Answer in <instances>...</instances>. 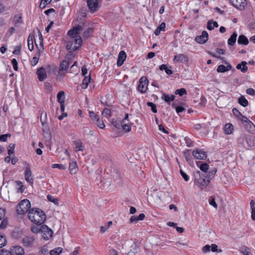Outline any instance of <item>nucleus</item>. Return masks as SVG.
Here are the masks:
<instances>
[{"mask_svg": "<svg viewBox=\"0 0 255 255\" xmlns=\"http://www.w3.org/2000/svg\"><path fill=\"white\" fill-rule=\"evenodd\" d=\"M83 30H84L83 26L81 25H78L68 31V34L70 36V38L66 45V48L68 50L73 51L81 47L82 44V39L79 34Z\"/></svg>", "mask_w": 255, "mask_h": 255, "instance_id": "1", "label": "nucleus"}, {"mask_svg": "<svg viewBox=\"0 0 255 255\" xmlns=\"http://www.w3.org/2000/svg\"><path fill=\"white\" fill-rule=\"evenodd\" d=\"M28 216L32 223L37 225H42L46 219V215L44 212L38 208H33L30 210Z\"/></svg>", "mask_w": 255, "mask_h": 255, "instance_id": "2", "label": "nucleus"}, {"mask_svg": "<svg viewBox=\"0 0 255 255\" xmlns=\"http://www.w3.org/2000/svg\"><path fill=\"white\" fill-rule=\"evenodd\" d=\"M211 180V177H208L207 179L205 176L201 174L200 171H198L195 174L194 184L201 189H205Z\"/></svg>", "mask_w": 255, "mask_h": 255, "instance_id": "3", "label": "nucleus"}, {"mask_svg": "<svg viewBox=\"0 0 255 255\" xmlns=\"http://www.w3.org/2000/svg\"><path fill=\"white\" fill-rule=\"evenodd\" d=\"M31 207L30 202L27 199L21 201L16 207V211L19 214L26 213Z\"/></svg>", "mask_w": 255, "mask_h": 255, "instance_id": "4", "label": "nucleus"}, {"mask_svg": "<svg viewBox=\"0 0 255 255\" xmlns=\"http://www.w3.org/2000/svg\"><path fill=\"white\" fill-rule=\"evenodd\" d=\"M230 3L240 10H243L247 6V0H229Z\"/></svg>", "mask_w": 255, "mask_h": 255, "instance_id": "5", "label": "nucleus"}, {"mask_svg": "<svg viewBox=\"0 0 255 255\" xmlns=\"http://www.w3.org/2000/svg\"><path fill=\"white\" fill-rule=\"evenodd\" d=\"M148 80L145 77H142L139 79L138 89L142 93H145L147 89Z\"/></svg>", "mask_w": 255, "mask_h": 255, "instance_id": "6", "label": "nucleus"}, {"mask_svg": "<svg viewBox=\"0 0 255 255\" xmlns=\"http://www.w3.org/2000/svg\"><path fill=\"white\" fill-rule=\"evenodd\" d=\"M35 239L33 236H26L22 240V243L24 247L31 248L33 246Z\"/></svg>", "mask_w": 255, "mask_h": 255, "instance_id": "7", "label": "nucleus"}, {"mask_svg": "<svg viewBox=\"0 0 255 255\" xmlns=\"http://www.w3.org/2000/svg\"><path fill=\"white\" fill-rule=\"evenodd\" d=\"M24 176L26 181L29 183V184L32 185L33 183V179L31 168L28 164H27V166H26Z\"/></svg>", "mask_w": 255, "mask_h": 255, "instance_id": "8", "label": "nucleus"}, {"mask_svg": "<svg viewBox=\"0 0 255 255\" xmlns=\"http://www.w3.org/2000/svg\"><path fill=\"white\" fill-rule=\"evenodd\" d=\"M192 155L197 159L203 160L207 158L206 153L202 149H197L193 150Z\"/></svg>", "mask_w": 255, "mask_h": 255, "instance_id": "9", "label": "nucleus"}, {"mask_svg": "<svg viewBox=\"0 0 255 255\" xmlns=\"http://www.w3.org/2000/svg\"><path fill=\"white\" fill-rule=\"evenodd\" d=\"M99 0H87V4L91 12H94L99 8Z\"/></svg>", "mask_w": 255, "mask_h": 255, "instance_id": "10", "label": "nucleus"}, {"mask_svg": "<svg viewBox=\"0 0 255 255\" xmlns=\"http://www.w3.org/2000/svg\"><path fill=\"white\" fill-rule=\"evenodd\" d=\"M208 39V34L206 31H203L201 35L195 38V41L199 43H205Z\"/></svg>", "mask_w": 255, "mask_h": 255, "instance_id": "11", "label": "nucleus"}, {"mask_svg": "<svg viewBox=\"0 0 255 255\" xmlns=\"http://www.w3.org/2000/svg\"><path fill=\"white\" fill-rule=\"evenodd\" d=\"M11 255H24V250L20 246H14L10 249V250Z\"/></svg>", "mask_w": 255, "mask_h": 255, "instance_id": "12", "label": "nucleus"}, {"mask_svg": "<svg viewBox=\"0 0 255 255\" xmlns=\"http://www.w3.org/2000/svg\"><path fill=\"white\" fill-rule=\"evenodd\" d=\"M72 51H69V53L66 55L65 59L62 61V64H70L73 62V64H77L76 61H73V59L75 58V54L71 52Z\"/></svg>", "mask_w": 255, "mask_h": 255, "instance_id": "13", "label": "nucleus"}, {"mask_svg": "<svg viewBox=\"0 0 255 255\" xmlns=\"http://www.w3.org/2000/svg\"><path fill=\"white\" fill-rule=\"evenodd\" d=\"M36 74L37 75L38 79L40 81H43L47 77L46 70L45 68L42 67L39 68L37 70Z\"/></svg>", "mask_w": 255, "mask_h": 255, "instance_id": "14", "label": "nucleus"}, {"mask_svg": "<svg viewBox=\"0 0 255 255\" xmlns=\"http://www.w3.org/2000/svg\"><path fill=\"white\" fill-rule=\"evenodd\" d=\"M45 233H44V235H45V236H44V235L43 236V237L45 239L48 240L49 238H50L52 237V234H53V231L51 229H49V228H48L47 226H42V233H45Z\"/></svg>", "mask_w": 255, "mask_h": 255, "instance_id": "15", "label": "nucleus"}, {"mask_svg": "<svg viewBox=\"0 0 255 255\" xmlns=\"http://www.w3.org/2000/svg\"><path fill=\"white\" fill-rule=\"evenodd\" d=\"M174 60L175 62L185 63L188 62V58L184 54H179L175 56Z\"/></svg>", "mask_w": 255, "mask_h": 255, "instance_id": "16", "label": "nucleus"}, {"mask_svg": "<svg viewBox=\"0 0 255 255\" xmlns=\"http://www.w3.org/2000/svg\"><path fill=\"white\" fill-rule=\"evenodd\" d=\"M125 122V120H121L118 119L113 120L112 121V124L116 128L118 129H121L123 128Z\"/></svg>", "mask_w": 255, "mask_h": 255, "instance_id": "17", "label": "nucleus"}, {"mask_svg": "<svg viewBox=\"0 0 255 255\" xmlns=\"http://www.w3.org/2000/svg\"><path fill=\"white\" fill-rule=\"evenodd\" d=\"M244 127L249 132L251 133H255V126L251 121L246 124Z\"/></svg>", "mask_w": 255, "mask_h": 255, "instance_id": "18", "label": "nucleus"}, {"mask_svg": "<svg viewBox=\"0 0 255 255\" xmlns=\"http://www.w3.org/2000/svg\"><path fill=\"white\" fill-rule=\"evenodd\" d=\"M127 55L124 51H121L118 56L117 64H123L126 60Z\"/></svg>", "mask_w": 255, "mask_h": 255, "instance_id": "19", "label": "nucleus"}, {"mask_svg": "<svg viewBox=\"0 0 255 255\" xmlns=\"http://www.w3.org/2000/svg\"><path fill=\"white\" fill-rule=\"evenodd\" d=\"M145 218V215L143 213H141L138 217L132 216L130 218V223H136L138 221L143 220Z\"/></svg>", "mask_w": 255, "mask_h": 255, "instance_id": "20", "label": "nucleus"}, {"mask_svg": "<svg viewBox=\"0 0 255 255\" xmlns=\"http://www.w3.org/2000/svg\"><path fill=\"white\" fill-rule=\"evenodd\" d=\"M238 34L236 32H234L231 35L228 40V44L229 45L233 46L236 42Z\"/></svg>", "mask_w": 255, "mask_h": 255, "instance_id": "21", "label": "nucleus"}, {"mask_svg": "<svg viewBox=\"0 0 255 255\" xmlns=\"http://www.w3.org/2000/svg\"><path fill=\"white\" fill-rule=\"evenodd\" d=\"M91 80V78L90 74L88 75V76H85L83 80L82 83L81 85L82 88L84 89H87Z\"/></svg>", "mask_w": 255, "mask_h": 255, "instance_id": "22", "label": "nucleus"}, {"mask_svg": "<svg viewBox=\"0 0 255 255\" xmlns=\"http://www.w3.org/2000/svg\"><path fill=\"white\" fill-rule=\"evenodd\" d=\"M238 43L239 44L247 45L249 44V40L245 35H241L238 38Z\"/></svg>", "mask_w": 255, "mask_h": 255, "instance_id": "23", "label": "nucleus"}, {"mask_svg": "<svg viewBox=\"0 0 255 255\" xmlns=\"http://www.w3.org/2000/svg\"><path fill=\"white\" fill-rule=\"evenodd\" d=\"M232 69L231 65H227V66H225L224 65H220L217 70L218 72H225L226 71H228Z\"/></svg>", "mask_w": 255, "mask_h": 255, "instance_id": "24", "label": "nucleus"}, {"mask_svg": "<svg viewBox=\"0 0 255 255\" xmlns=\"http://www.w3.org/2000/svg\"><path fill=\"white\" fill-rule=\"evenodd\" d=\"M246 142L249 147H253L255 145V137L251 135H245Z\"/></svg>", "mask_w": 255, "mask_h": 255, "instance_id": "25", "label": "nucleus"}, {"mask_svg": "<svg viewBox=\"0 0 255 255\" xmlns=\"http://www.w3.org/2000/svg\"><path fill=\"white\" fill-rule=\"evenodd\" d=\"M73 144L76 151H83L84 150L83 143L80 140L75 141Z\"/></svg>", "mask_w": 255, "mask_h": 255, "instance_id": "26", "label": "nucleus"}, {"mask_svg": "<svg viewBox=\"0 0 255 255\" xmlns=\"http://www.w3.org/2000/svg\"><path fill=\"white\" fill-rule=\"evenodd\" d=\"M170 66H168L167 65H161L159 67L160 70H164L166 73L168 75H171L173 73V71L171 70Z\"/></svg>", "mask_w": 255, "mask_h": 255, "instance_id": "27", "label": "nucleus"}, {"mask_svg": "<svg viewBox=\"0 0 255 255\" xmlns=\"http://www.w3.org/2000/svg\"><path fill=\"white\" fill-rule=\"evenodd\" d=\"M95 124L97 125V126L101 128L104 129L105 127V124L102 120L100 119V116H98V117L96 118L95 122H93Z\"/></svg>", "mask_w": 255, "mask_h": 255, "instance_id": "28", "label": "nucleus"}, {"mask_svg": "<svg viewBox=\"0 0 255 255\" xmlns=\"http://www.w3.org/2000/svg\"><path fill=\"white\" fill-rule=\"evenodd\" d=\"M77 165L76 162H72L69 164V170L71 174L77 172Z\"/></svg>", "mask_w": 255, "mask_h": 255, "instance_id": "29", "label": "nucleus"}, {"mask_svg": "<svg viewBox=\"0 0 255 255\" xmlns=\"http://www.w3.org/2000/svg\"><path fill=\"white\" fill-rule=\"evenodd\" d=\"M234 129V127L231 124H227L224 127V131L226 134H231Z\"/></svg>", "mask_w": 255, "mask_h": 255, "instance_id": "30", "label": "nucleus"}, {"mask_svg": "<svg viewBox=\"0 0 255 255\" xmlns=\"http://www.w3.org/2000/svg\"><path fill=\"white\" fill-rule=\"evenodd\" d=\"M57 100L60 104L64 103L65 101V94L63 91H60L57 95Z\"/></svg>", "mask_w": 255, "mask_h": 255, "instance_id": "31", "label": "nucleus"}, {"mask_svg": "<svg viewBox=\"0 0 255 255\" xmlns=\"http://www.w3.org/2000/svg\"><path fill=\"white\" fill-rule=\"evenodd\" d=\"M239 103L242 106L246 107L249 105L248 100L243 96L239 99Z\"/></svg>", "mask_w": 255, "mask_h": 255, "instance_id": "32", "label": "nucleus"}, {"mask_svg": "<svg viewBox=\"0 0 255 255\" xmlns=\"http://www.w3.org/2000/svg\"><path fill=\"white\" fill-rule=\"evenodd\" d=\"M63 249L62 248H57L50 251V255H59L62 251Z\"/></svg>", "mask_w": 255, "mask_h": 255, "instance_id": "33", "label": "nucleus"}, {"mask_svg": "<svg viewBox=\"0 0 255 255\" xmlns=\"http://www.w3.org/2000/svg\"><path fill=\"white\" fill-rule=\"evenodd\" d=\"M68 65H60L58 73L61 75L66 72L68 68Z\"/></svg>", "mask_w": 255, "mask_h": 255, "instance_id": "34", "label": "nucleus"}, {"mask_svg": "<svg viewBox=\"0 0 255 255\" xmlns=\"http://www.w3.org/2000/svg\"><path fill=\"white\" fill-rule=\"evenodd\" d=\"M93 31V28H89L86 30H85L83 33V37L84 38H88L90 35L92 33Z\"/></svg>", "mask_w": 255, "mask_h": 255, "instance_id": "35", "label": "nucleus"}, {"mask_svg": "<svg viewBox=\"0 0 255 255\" xmlns=\"http://www.w3.org/2000/svg\"><path fill=\"white\" fill-rule=\"evenodd\" d=\"M163 98L166 102H170L174 100L175 96L174 95L169 96L168 95H163Z\"/></svg>", "mask_w": 255, "mask_h": 255, "instance_id": "36", "label": "nucleus"}, {"mask_svg": "<svg viewBox=\"0 0 255 255\" xmlns=\"http://www.w3.org/2000/svg\"><path fill=\"white\" fill-rule=\"evenodd\" d=\"M6 243V239L4 235L0 234V248L4 246Z\"/></svg>", "mask_w": 255, "mask_h": 255, "instance_id": "37", "label": "nucleus"}, {"mask_svg": "<svg viewBox=\"0 0 255 255\" xmlns=\"http://www.w3.org/2000/svg\"><path fill=\"white\" fill-rule=\"evenodd\" d=\"M27 43L28 48L31 51L33 49V45L32 41V36H31L30 35H29L28 37Z\"/></svg>", "mask_w": 255, "mask_h": 255, "instance_id": "38", "label": "nucleus"}, {"mask_svg": "<svg viewBox=\"0 0 255 255\" xmlns=\"http://www.w3.org/2000/svg\"><path fill=\"white\" fill-rule=\"evenodd\" d=\"M52 0H41L39 7L41 8H44L45 6L51 2Z\"/></svg>", "mask_w": 255, "mask_h": 255, "instance_id": "39", "label": "nucleus"}, {"mask_svg": "<svg viewBox=\"0 0 255 255\" xmlns=\"http://www.w3.org/2000/svg\"><path fill=\"white\" fill-rule=\"evenodd\" d=\"M47 199H48V201H49L51 202H53L56 205H58V204H59L58 200L57 198H55L52 196L48 195Z\"/></svg>", "mask_w": 255, "mask_h": 255, "instance_id": "40", "label": "nucleus"}, {"mask_svg": "<svg viewBox=\"0 0 255 255\" xmlns=\"http://www.w3.org/2000/svg\"><path fill=\"white\" fill-rule=\"evenodd\" d=\"M175 94H178L179 96H182L184 94H186L187 92L184 88H181L179 89H177L175 92Z\"/></svg>", "mask_w": 255, "mask_h": 255, "instance_id": "41", "label": "nucleus"}, {"mask_svg": "<svg viewBox=\"0 0 255 255\" xmlns=\"http://www.w3.org/2000/svg\"><path fill=\"white\" fill-rule=\"evenodd\" d=\"M52 167L53 168H59V169L61 170H64L66 168V165L57 163L53 164L52 166Z\"/></svg>", "mask_w": 255, "mask_h": 255, "instance_id": "42", "label": "nucleus"}, {"mask_svg": "<svg viewBox=\"0 0 255 255\" xmlns=\"http://www.w3.org/2000/svg\"><path fill=\"white\" fill-rule=\"evenodd\" d=\"M147 105L148 106L151 107V111H152L153 113H157L156 106L154 104H153L152 102H148L147 103Z\"/></svg>", "mask_w": 255, "mask_h": 255, "instance_id": "43", "label": "nucleus"}, {"mask_svg": "<svg viewBox=\"0 0 255 255\" xmlns=\"http://www.w3.org/2000/svg\"><path fill=\"white\" fill-rule=\"evenodd\" d=\"M200 168L202 171L207 172L209 168V165L207 163H202L200 165Z\"/></svg>", "mask_w": 255, "mask_h": 255, "instance_id": "44", "label": "nucleus"}, {"mask_svg": "<svg viewBox=\"0 0 255 255\" xmlns=\"http://www.w3.org/2000/svg\"><path fill=\"white\" fill-rule=\"evenodd\" d=\"M102 114L104 116L108 118L109 117L111 116V110L109 109H105L103 111Z\"/></svg>", "mask_w": 255, "mask_h": 255, "instance_id": "45", "label": "nucleus"}, {"mask_svg": "<svg viewBox=\"0 0 255 255\" xmlns=\"http://www.w3.org/2000/svg\"><path fill=\"white\" fill-rule=\"evenodd\" d=\"M21 17H22V16L20 14H18L15 15V16L14 17L13 19V22L15 24H17L18 23H19L20 22V20H21Z\"/></svg>", "mask_w": 255, "mask_h": 255, "instance_id": "46", "label": "nucleus"}, {"mask_svg": "<svg viewBox=\"0 0 255 255\" xmlns=\"http://www.w3.org/2000/svg\"><path fill=\"white\" fill-rule=\"evenodd\" d=\"M239 119L240 120H241L244 126H245L246 124L250 121L247 117L242 115Z\"/></svg>", "mask_w": 255, "mask_h": 255, "instance_id": "47", "label": "nucleus"}, {"mask_svg": "<svg viewBox=\"0 0 255 255\" xmlns=\"http://www.w3.org/2000/svg\"><path fill=\"white\" fill-rule=\"evenodd\" d=\"M14 147H15V144H10L9 146H8V154L9 155H10L11 154H13L14 153Z\"/></svg>", "mask_w": 255, "mask_h": 255, "instance_id": "48", "label": "nucleus"}, {"mask_svg": "<svg viewBox=\"0 0 255 255\" xmlns=\"http://www.w3.org/2000/svg\"><path fill=\"white\" fill-rule=\"evenodd\" d=\"M245 139V135H242L240 137H239L237 139L238 144L240 145V146L243 145L244 141Z\"/></svg>", "mask_w": 255, "mask_h": 255, "instance_id": "49", "label": "nucleus"}, {"mask_svg": "<svg viewBox=\"0 0 255 255\" xmlns=\"http://www.w3.org/2000/svg\"><path fill=\"white\" fill-rule=\"evenodd\" d=\"M236 68L238 69H241V71L243 72H245L248 70V67L246 66V65H237Z\"/></svg>", "mask_w": 255, "mask_h": 255, "instance_id": "50", "label": "nucleus"}, {"mask_svg": "<svg viewBox=\"0 0 255 255\" xmlns=\"http://www.w3.org/2000/svg\"><path fill=\"white\" fill-rule=\"evenodd\" d=\"M89 116L91 118V120L93 122H95L96 118L98 117V115H96L94 112L90 111L89 112Z\"/></svg>", "mask_w": 255, "mask_h": 255, "instance_id": "51", "label": "nucleus"}, {"mask_svg": "<svg viewBox=\"0 0 255 255\" xmlns=\"http://www.w3.org/2000/svg\"><path fill=\"white\" fill-rule=\"evenodd\" d=\"M184 156L187 161H189L191 158V152L190 150H187L184 151Z\"/></svg>", "mask_w": 255, "mask_h": 255, "instance_id": "52", "label": "nucleus"}, {"mask_svg": "<svg viewBox=\"0 0 255 255\" xmlns=\"http://www.w3.org/2000/svg\"><path fill=\"white\" fill-rule=\"evenodd\" d=\"M180 174L182 176V177L183 178V179L185 180V181H188L189 180V177L186 173H185L182 170L180 169Z\"/></svg>", "mask_w": 255, "mask_h": 255, "instance_id": "53", "label": "nucleus"}, {"mask_svg": "<svg viewBox=\"0 0 255 255\" xmlns=\"http://www.w3.org/2000/svg\"><path fill=\"white\" fill-rule=\"evenodd\" d=\"M122 129L127 132H129L131 130V127L129 125L125 122Z\"/></svg>", "mask_w": 255, "mask_h": 255, "instance_id": "54", "label": "nucleus"}, {"mask_svg": "<svg viewBox=\"0 0 255 255\" xmlns=\"http://www.w3.org/2000/svg\"><path fill=\"white\" fill-rule=\"evenodd\" d=\"M172 107H174L175 108L176 111L177 113L178 114L182 112L183 111H184L185 110L183 107H182L181 106L175 107L174 104H172Z\"/></svg>", "mask_w": 255, "mask_h": 255, "instance_id": "55", "label": "nucleus"}, {"mask_svg": "<svg viewBox=\"0 0 255 255\" xmlns=\"http://www.w3.org/2000/svg\"><path fill=\"white\" fill-rule=\"evenodd\" d=\"M232 111L234 116L238 118H239L242 115L241 113L236 108H234Z\"/></svg>", "mask_w": 255, "mask_h": 255, "instance_id": "56", "label": "nucleus"}, {"mask_svg": "<svg viewBox=\"0 0 255 255\" xmlns=\"http://www.w3.org/2000/svg\"><path fill=\"white\" fill-rule=\"evenodd\" d=\"M216 171L212 170L210 171L205 176V178L207 179L208 177H211V179L214 177V175L216 173Z\"/></svg>", "mask_w": 255, "mask_h": 255, "instance_id": "57", "label": "nucleus"}, {"mask_svg": "<svg viewBox=\"0 0 255 255\" xmlns=\"http://www.w3.org/2000/svg\"><path fill=\"white\" fill-rule=\"evenodd\" d=\"M31 231L34 233H38L40 232V231L42 232V228L39 229V228L37 227H32L31 228Z\"/></svg>", "mask_w": 255, "mask_h": 255, "instance_id": "58", "label": "nucleus"}, {"mask_svg": "<svg viewBox=\"0 0 255 255\" xmlns=\"http://www.w3.org/2000/svg\"><path fill=\"white\" fill-rule=\"evenodd\" d=\"M5 217V210L0 208V221L3 219Z\"/></svg>", "mask_w": 255, "mask_h": 255, "instance_id": "59", "label": "nucleus"}, {"mask_svg": "<svg viewBox=\"0 0 255 255\" xmlns=\"http://www.w3.org/2000/svg\"><path fill=\"white\" fill-rule=\"evenodd\" d=\"M7 225V221L5 220L2 219V221L0 224V229H4Z\"/></svg>", "mask_w": 255, "mask_h": 255, "instance_id": "60", "label": "nucleus"}, {"mask_svg": "<svg viewBox=\"0 0 255 255\" xmlns=\"http://www.w3.org/2000/svg\"><path fill=\"white\" fill-rule=\"evenodd\" d=\"M246 92L248 94L250 95L253 96L255 95V91L254 90V89L252 88L248 89L246 91Z\"/></svg>", "mask_w": 255, "mask_h": 255, "instance_id": "61", "label": "nucleus"}, {"mask_svg": "<svg viewBox=\"0 0 255 255\" xmlns=\"http://www.w3.org/2000/svg\"><path fill=\"white\" fill-rule=\"evenodd\" d=\"M207 28L209 30H211L214 29V26H213V24H212V20H209L208 21Z\"/></svg>", "mask_w": 255, "mask_h": 255, "instance_id": "62", "label": "nucleus"}, {"mask_svg": "<svg viewBox=\"0 0 255 255\" xmlns=\"http://www.w3.org/2000/svg\"><path fill=\"white\" fill-rule=\"evenodd\" d=\"M0 255H11L10 251L1 250L0 251Z\"/></svg>", "mask_w": 255, "mask_h": 255, "instance_id": "63", "label": "nucleus"}, {"mask_svg": "<svg viewBox=\"0 0 255 255\" xmlns=\"http://www.w3.org/2000/svg\"><path fill=\"white\" fill-rule=\"evenodd\" d=\"M44 87L45 89L48 91H50L52 89L51 85L48 82L45 83Z\"/></svg>", "mask_w": 255, "mask_h": 255, "instance_id": "64", "label": "nucleus"}]
</instances>
